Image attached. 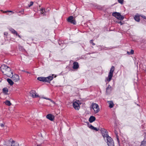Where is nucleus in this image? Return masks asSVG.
<instances>
[{
  "instance_id": "obj_1",
  "label": "nucleus",
  "mask_w": 146,
  "mask_h": 146,
  "mask_svg": "<svg viewBox=\"0 0 146 146\" xmlns=\"http://www.w3.org/2000/svg\"><path fill=\"white\" fill-rule=\"evenodd\" d=\"M1 70L5 75L9 77H11V75L10 74H12V71L11 70V68L7 65L5 64L2 65L1 67Z\"/></svg>"
},
{
  "instance_id": "obj_2",
  "label": "nucleus",
  "mask_w": 146,
  "mask_h": 146,
  "mask_svg": "<svg viewBox=\"0 0 146 146\" xmlns=\"http://www.w3.org/2000/svg\"><path fill=\"white\" fill-rule=\"evenodd\" d=\"M90 109L91 111L93 110L94 111V113H96L100 111V108L98 104L92 103Z\"/></svg>"
},
{
  "instance_id": "obj_3",
  "label": "nucleus",
  "mask_w": 146,
  "mask_h": 146,
  "mask_svg": "<svg viewBox=\"0 0 146 146\" xmlns=\"http://www.w3.org/2000/svg\"><path fill=\"white\" fill-rule=\"evenodd\" d=\"M114 69L115 68L114 66H112L111 68L110 72L108 74V76L106 78V80L108 82L110 81L111 79Z\"/></svg>"
},
{
  "instance_id": "obj_4",
  "label": "nucleus",
  "mask_w": 146,
  "mask_h": 146,
  "mask_svg": "<svg viewBox=\"0 0 146 146\" xmlns=\"http://www.w3.org/2000/svg\"><path fill=\"white\" fill-rule=\"evenodd\" d=\"M112 15L117 19L120 20H122L124 19L123 16L121 15L120 13L117 12L113 13H112Z\"/></svg>"
},
{
  "instance_id": "obj_5",
  "label": "nucleus",
  "mask_w": 146,
  "mask_h": 146,
  "mask_svg": "<svg viewBox=\"0 0 146 146\" xmlns=\"http://www.w3.org/2000/svg\"><path fill=\"white\" fill-rule=\"evenodd\" d=\"M67 20L68 22L73 25H75L76 24V22L75 18L74 17L72 16L69 17L67 19Z\"/></svg>"
},
{
  "instance_id": "obj_6",
  "label": "nucleus",
  "mask_w": 146,
  "mask_h": 146,
  "mask_svg": "<svg viewBox=\"0 0 146 146\" xmlns=\"http://www.w3.org/2000/svg\"><path fill=\"white\" fill-rule=\"evenodd\" d=\"M10 75H11V77H10L12 78V80L15 82L18 81L20 79L18 75L17 74H15L13 75V72L12 74H11Z\"/></svg>"
},
{
  "instance_id": "obj_7",
  "label": "nucleus",
  "mask_w": 146,
  "mask_h": 146,
  "mask_svg": "<svg viewBox=\"0 0 146 146\" xmlns=\"http://www.w3.org/2000/svg\"><path fill=\"white\" fill-rule=\"evenodd\" d=\"M101 131L104 138L105 139V138L108 136V132L104 128H102L101 129Z\"/></svg>"
},
{
  "instance_id": "obj_8",
  "label": "nucleus",
  "mask_w": 146,
  "mask_h": 146,
  "mask_svg": "<svg viewBox=\"0 0 146 146\" xmlns=\"http://www.w3.org/2000/svg\"><path fill=\"white\" fill-rule=\"evenodd\" d=\"M79 100H77L76 102H73V106L74 108L76 110H78L80 108L79 102Z\"/></svg>"
},
{
  "instance_id": "obj_9",
  "label": "nucleus",
  "mask_w": 146,
  "mask_h": 146,
  "mask_svg": "<svg viewBox=\"0 0 146 146\" xmlns=\"http://www.w3.org/2000/svg\"><path fill=\"white\" fill-rule=\"evenodd\" d=\"M30 94L31 95V96L33 98H37L39 97L38 94L36 93L35 90H31L30 92Z\"/></svg>"
},
{
  "instance_id": "obj_10",
  "label": "nucleus",
  "mask_w": 146,
  "mask_h": 146,
  "mask_svg": "<svg viewBox=\"0 0 146 146\" xmlns=\"http://www.w3.org/2000/svg\"><path fill=\"white\" fill-rule=\"evenodd\" d=\"M46 117L47 119L51 121H53L54 118V116L50 114L47 115Z\"/></svg>"
},
{
  "instance_id": "obj_11",
  "label": "nucleus",
  "mask_w": 146,
  "mask_h": 146,
  "mask_svg": "<svg viewBox=\"0 0 146 146\" xmlns=\"http://www.w3.org/2000/svg\"><path fill=\"white\" fill-rule=\"evenodd\" d=\"M53 74L52 76L45 77V82H49L53 79Z\"/></svg>"
},
{
  "instance_id": "obj_12",
  "label": "nucleus",
  "mask_w": 146,
  "mask_h": 146,
  "mask_svg": "<svg viewBox=\"0 0 146 146\" xmlns=\"http://www.w3.org/2000/svg\"><path fill=\"white\" fill-rule=\"evenodd\" d=\"M112 89L111 86L109 85L106 89V93L108 94L110 93L111 92Z\"/></svg>"
},
{
  "instance_id": "obj_13",
  "label": "nucleus",
  "mask_w": 146,
  "mask_h": 146,
  "mask_svg": "<svg viewBox=\"0 0 146 146\" xmlns=\"http://www.w3.org/2000/svg\"><path fill=\"white\" fill-rule=\"evenodd\" d=\"M72 68L74 69H78L79 68L78 63L77 62H74Z\"/></svg>"
},
{
  "instance_id": "obj_14",
  "label": "nucleus",
  "mask_w": 146,
  "mask_h": 146,
  "mask_svg": "<svg viewBox=\"0 0 146 146\" xmlns=\"http://www.w3.org/2000/svg\"><path fill=\"white\" fill-rule=\"evenodd\" d=\"M105 139H106L107 141V143L108 142H113L112 139L109 135L105 138Z\"/></svg>"
},
{
  "instance_id": "obj_15",
  "label": "nucleus",
  "mask_w": 146,
  "mask_h": 146,
  "mask_svg": "<svg viewBox=\"0 0 146 146\" xmlns=\"http://www.w3.org/2000/svg\"><path fill=\"white\" fill-rule=\"evenodd\" d=\"M108 102L109 104V107L110 108H111L113 107L114 104L112 101H108Z\"/></svg>"
},
{
  "instance_id": "obj_16",
  "label": "nucleus",
  "mask_w": 146,
  "mask_h": 146,
  "mask_svg": "<svg viewBox=\"0 0 146 146\" xmlns=\"http://www.w3.org/2000/svg\"><path fill=\"white\" fill-rule=\"evenodd\" d=\"M96 119L95 117L93 116H91L89 119V121L90 123H92Z\"/></svg>"
},
{
  "instance_id": "obj_17",
  "label": "nucleus",
  "mask_w": 146,
  "mask_h": 146,
  "mask_svg": "<svg viewBox=\"0 0 146 146\" xmlns=\"http://www.w3.org/2000/svg\"><path fill=\"white\" fill-rule=\"evenodd\" d=\"M37 79L40 81L45 82V77H40L37 78Z\"/></svg>"
},
{
  "instance_id": "obj_18",
  "label": "nucleus",
  "mask_w": 146,
  "mask_h": 146,
  "mask_svg": "<svg viewBox=\"0 0 146 146\" xmlns=\"http://www.w3.org/2000/svg\"><path fill=\"white\" fill-rule=\"evenodd\" d=\"M140 16H139L138 15H136L134 17V19L137 22H139V21L140 20V17H139Z\"/></svg>"
},
{
  "instance_id": "obj_19",
  "label": "nucleus",
  "mask_w": 146,
  "mask_h": 146,
  "mask_svg": "<svg viewBox=\"0 0 146 146\" xmlns=\"http://www.w3.org/2000/svg\"><path fill=\"white\" fill-rule=\"evenodd\" d=\"M7 81L11 85H12L14 84V82L12 80L10 79H7Z\"/></svg>"
},
{
  "instance_id": "obj_20",
  "label": "nucleus",
  "mask_w": 146,
  "mask_h": 146,
  "mask_svg": "<svg viewBox=\"0 0 146 146\" xmlns=\"http://www.w3.org/2000/svg\"><path fill=\"white\" fill-rule=\"evenodd\" d=\"M19 144L17 143H15V141H13L11 142V146H18Z\"/></svg>"
},
{
  "instance_id": "obj_21",
  "label": "nucleus",
  "mask_w": 146,
  "mask_h": 146,
  "mask_svg": "<svg viewBox=\"0 0 146 146\" xmlns=\"http://www.w3.org/2000/svg\"><path fill=\"white\" fill-rule=\"evenodd\" d=\"M10 30L12 33L15 34L16 35H18V33L14 29H11Z\"/></svg>"
},
{
  "instance_id": "obj_22",
  "label": "nucleus",
  "mask_w": 146,
  "mask_h": 146,
  "mask_svg": "<svg viewBox=\"0 0 146 146\" xmlns=\"http://www.w3.org/2000/svg\"><path fill=\"white\" fill-rule=\"evenodd\" d=\"M40 10V11L41 14H43V15H46V12L45 10L44 9H41Z\"/></svg>"
},
{
  "instance_id": "obj_23",
  "label": "nucleus",
  "mask_w": 146,
  "mask_h": 146,
  "mask_svg": "<svg viewBox=\"0 0 146 146\" xmlns=\"http://www.w3.org/2000/svg\"><path fill=\"white\" fill-rule=\"evenodd\" d=\"M3 91L5 94H7L8 92V90L7 88H4L3 89Z\"/></svg>"
},
{
  "instance_id": "obj_24",
  "label": "nucleus",
  "mask_w": 146,
  "mask_h": 146,
  "mask_svg": "<svg viewBox=\"0 0 146 146\" xmlns=\"http://www.w3.org/2000/svg\"><path fill=\"white\" fill-rule=\"evenodd\" d=\"M5 103L6 105L8 106H10L11 104L10 101L8 100L6 101L5 102Z\"/></svg>"
},
{
  "instance_id": "obj_25",
  "label": "nucleus",
  "mask_w": 146,
  "mask_h": 146,
  "mask_svg": "<svg viewBox=\"0 0 146 146\" xmlns=\"http://www.w3.org/2000/svg\"><path fill=\"white\" fill-rule=\"evenodd\" d=\"M107 144L108 146H114L113 141L108 143Z\"/></svg>"
},
{
  "instance_id": "obj_26",
  "label": "nucleus",
  "mask_w": 146,
  "mask_h": 146,
  "mask_svg": "<svg viewBox=\"0 0 146 146\" xmlns=\"http://www.w3.org/2000/svg\"><path fill=\"white\" fill-rule=\"evenodd\" d=\"M140 146H146V141H143L141 142Z\"/></svg>"
},
{
  "instance_id": "obj_27",
  "label": "nucleus",
  "mask_w": 146,
  "mask_h": 146,
  "mask_svg": "<svg viewBox=\"0 0 146 146\" xmlns=\"http://www.w3.org/2000/svg\"><path fill=\"white\" fill-rule=\"evenodd\" d=\"M115 134L116 135V136L117 139V140L118 141V142L119 141V137H118V136L117 135V131H115Z\"/></svg>"
},
{
  "instance_id": "obj_28",
  "label": "nucleus",
  "mask_w": 146,
  "mask_h": 146,
  "mask_svg": "<svg viewBox=\"0 0 146 146\" xmlns=\"http://www.w3.org/2000/svg\"><path fill=\"white\" fill-rule=\"evenodd\" d=\"M127 53L129 54H133L134 53V51L133 50H131L130 52H127Z\"/></svg>"
},
{
  "instance_id": "obj_29",
  "label": "nucleus",
  "mask_w": 146,
  "mask_h": 146,
  "mask_svg": "<svg viewBox=\"0 0 146 146\" xmlns=\"http://www.w3.org/2000/svg\"><path fill=\"white\" fill-rule=\"evenodd\" d=\"M41 98H44V99L47 100H50L51 102H53V101L51 100V99H50L49 98H45V97H42Z\"/></svg>"
},
{
  "instance_id": "obj_30",
  "label": "nucleus",
  "mask_w": 146,
  "mask_h": 146,
  "mask_svg": "<svg viewBox=\"0 0 146 146\" xmlns=\"http://www.w3.org/2000/svg\"><path fill=\"white\" fill-rule=\"evenodd\" d=\"M123 0H118V2L121 4H123Z\"/></svg>"
},
{
  "instance_id": "obj_31",
  "label": "nucleus",
  "mask_w": 146,
  "mask_h": 146,
  "mask_svg": "<svg viewBox=\"0 0 146 146\" xmlns=\"http://www.w3.org/2000/svg\"><path fill=\"white\" fill-rule=\"evenodd\" d=\"M33 1H31L30 2V5H29L28 6L30 7L31 6L33 5Z\"/></svg>"
},
{
  "instance_id": "obj_32",
  "label": "nucleus",
  "mask_w": 146,
  "mask_h": 146,
  "mask_svg": "<svg viewBox=\"0 0 146 146\" xmlns=\"http://www.w3.org/2000/svg\"><path fill=\"white\" fill-rule=\"evenodd\" d=\"M90 43L92 44L93 45H95V43L93 42V40H91L90 41Z\"/></svg>"
},
{
  "instance_id": "obj_33",
  "label": "nucleus",
  "mask_w": 146,
  "mask_h": 146,
  "mask_svg": "<svg viewBox=\"0 0 146 146\" xmlns=\"http://www.w3.org/2000/svg\"><path fill=\"white\" fill-rule=\"evenodd\" d=\"M89 127L91 129H93L94 128V127L92 125H89Z\"/></svg>"
},
{
  "instance_id": "obj_34",
  "label": "nucleus",
  "mask_w": 146,
  "mask_h": 146,
  "mask_svg": "<svg viewBox=\"0 0 146 146\" xmlns=\"http://www.w3.org/2000/svg\"><path fill=\"white\" fill-rule=\"evenodd\" d=\"M93 130H94L96 131H98L99 130V129H98L96 127H94V128L93 129Z\"/></svg>"
},
{
  "instance_id": "obj_35",
  "label": "nucleus",
  "mask_w": 146,
  "mask_h": 146,
  "mask_svg": "<svg viewBox=\"0 0 146 146\" xmlns=\"http://www.w3.org/2000/svg\"><path fill=\"white\" fill-rule=\"evenodd\" d=\"M140 16L142 17V18L144 19H146V17L144 15H140Z\"/></svg>"
},
{
  "instance_id": "obj_36",
  "label": "nucleus",
  "mask_w": 146,
  "mask_h": 146,
  "mask_svg": "<svg viewBox=\"0 0 146 146\" xmlns=\"http://www.w3.org/2000/svg\"><path fill=\"white\" fill-rule=\"evenodd\" d=\"M24 10H23L22 11H20L19 12V13H20L22 14H24Z\"/></svg>"
},
{
  "instance_id": "obj_37",
  "label": "nucleus",
  "mask_w": 146,
  "mask_h": 146,
  "mask_svg": "<svg viewBox=\"0 0 146 146\" xmlns=\"http://www.w3.org/2000/svg\"><path fill=\"white\" fill-rule=\"evenodd\" d=\"M0 126L1 127H3L4 126V124H3V123H1V124Z\"/></svg>"
},
{
  "instance_id": "obj_38",
  "label": "nucleus",
  "mask_w": 146,
  "mask_h": 146,
  "mask_svg": "<svg viewBox=\"0 0 146 146\" xmlns=\"http://www.w3.org/2000/svg\"><path fill=\"white\" fill-rule=\"evenodd\" d=\"M8 12H11V13H14V12L13 11H8Z\"/></svg>"
},
{
  "instance_id": "obj_39",
  "label": "nucleus",
  "mask_w": 146,
  "mask_h": 146,
  "mask_svg": "<svg viewBox=\"0 0 146 146\" xmlns=\"http://www.w3.org/2000/svg\"><path fill=\"white\" fill-rule=\"evenodd\" d=\"M16 35L17 36H18L19 37V38H21V37L19 35H18H18Z\"/></svg>"
},
{
  "instance_id": "obj_40",
  "label": "nucleus",
  "mask_w": 146,
  "mask_h": 146,
  "mask_svg": "<svg viewBox=\"0 0 146 146\" xmlns=\"http://www.w3.org/2000/svg\"><path fill=\"white\" fill-rule=\"evenodd\" d=\"M26 73H30V72H28V71H25Z\"/></svg>"
},
{
  "instance_id": "obj_41",
  "label": "nucleus",
  "mask_w": 146,
  "mask_h": 146,
  "mask_svg": "<svg viewBox=\"0 0 146 146\" xmlns=\"http://www.w3.org/2000/svg\"><path fill=\"white\" fill-rule=\"evenodd\" d=\"M119 23H120L121 25H122V24H123V23H122L121 22H119Z\"/></svg>"
},
{
  "instance_id": "obj_42",
  "label": "nucleus",
  "mask_w": 146,
  "mask_h": 146,
  "mask_svg": "<svg viewBox=\"0 0 146 146\" xmlns=\"http://www.w3.org/2000/svg\"><path fill=\"white\" fill-rule=\"evenodd\" d=\"M8 12V11H4V13H7V12Z\"/></svg>"
},
{
  "instance_id": "obj_43",
  "label": "nucleus",
  "mask_w": 146,
  "mask_h": 146,
  "mask_svg": "<svg viewBox=\"0 0 146 146\" xmlns=\"http://www.w3.org/2000/svg\"><path fill=\"white\" fill-rule=\"evenodd\" d=\"M7 34V33H5H5H4V35H6Z\"/></svg>"
},
{
  "instance_id": "obj_44",
  "label": "nucleus",
  "mask_w": 146,
  "mask_h": 146,
  "mask_svg": "<svg viewBox=\"0 0 146 146\" xmlns=\"http://www.w3.org/2000/svg\"><path fill=\"white\" fill-rule=\"evenodd\" d=\"M40 145H39V144H38V145H37V146H40Z\"/></svg>"
}]
</instances>
